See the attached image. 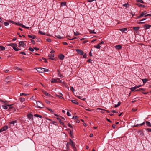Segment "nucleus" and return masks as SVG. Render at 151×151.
<instances>
[{
  "mask_svg": "<svg viewBox=\"0 0 151 151\" xmlns=\"http://www.w3.org/2000/svg\"><path fill=\"white\" fill-rule=\"evenodd\" d=\"M17 123V121L16 120L12 121L10 122V124L14 125L15 123Z\"/></svg>",
  "mask_w": 151,
  "mask_h": 151,
  "instance_id": "c85d7f7f",
  "label": "nucleus"
},
{
  "mask_svg": "<svg viewBox=\"0 0 151 151\" xmlns=\"http://www.w3.org/2000/svg\"><path fill=\"white\" fill-rule=\"evenodd\" d=\"M70 90L72 91L73 92V91L75 90V89L73 88V87H71Z\"/></svg>",
  "mask_w": 151,
  "mask_h": 151,
  "instance_id": "13d9d810",
  "label": "nucleus"
},
{
  "mask_svg": "<svg viewBox=\"0 0 151 151\" xmlns=\"http://www.w3.org/2000/svg\"><path fill=\"white\" fill-rule=\"evenodd\" d=\"M8 128V127L7 126H5L1 129V131H5Z\"/></svg>",
  "mask_w": 151,
  "mask_h": 151,
  "instance_id": "ddd939ff",
  "label": "nucleus"
},
{
  "mask_svg": "<svg viewBox=\"0 0 151 151\" xmlns=\"http://www.w3.org/2000/svg\"><path fill=\"white\" fill-rule=\"evenodd\" d=\"M97 109L98 110H103V111H106V110L104 109H101V108H98Z\"/></svg>",
  "mask_w": 151,
  "mask_h": 151,
  "instance_id": "5fc2aeb1",
  "label": "nucleus"
},
{
  "mask_svg": "<svg viewBox=\"0 0 151 151\" xmlns=\"http://www.w3.org/2000/svg\"><path fill=\"white\" fill-rule=\"evenodd\" d=\"M92 60L91 59H89L88 60L87 62L89 63H91V62Z\"/></svg>",
  "mask_w": 151,
  "mask_h": 151,
  "instance_id": "774afa93",
  "label": "nucleus"
},
{
  "mask_svg": "<svg viewBox=\"0 0 151 151\" xmlns=\"http://www.w3.org/2000/svg\"><path fill=\"white\" fill-rule=\"evenodd\" d=\"M142 81H143V83H145L146 82L148 81L147 79L145 78L142 79Z\"/></svg>",
  "mask_w": 151,
  "mask_h": 151,
  "instance_id": "5701e85b",
  "label": "nucleus"
},
{
  "mask_svg": "<svg viewBox=\"0 0 151 151\" xmlns=\"http://www.w3.org/2000/svg\"><path fill=\"white\" fill-rule=\"evenodd\" d=\"M25 100V99L24 98H20V101L21 102H23Z\"/></svg>",
  "mask_w": 151,
  "mask_h": 151,
  "instance_id": "393cba45",
  "label": "nucleus"
},
{
  "mask_svg": "<svg viewBox=\"0 0 151 151\" xmlns=\"http://www.w3.org/2000/svg\"><path fill=\"white\" fill-rule=\"evenodd\" d=\"M78 117L77 116H73L72 118V119H75L77 118H78Z\"/></svg>",
  "mask_w": 151,
  "mask_h": 151,
  "instance_id": "603ef678",
  "label": "nucleus"
},
{
  "mask_svg": "<svg viewBox=\"0 0 151 151\" xmlns=\"http://www.w3.org/2000/svg\"><path fill=\"white\" fill-rule=\"evenodd\" d=\"M147 130L149 132H151V129L150 128H147Z\"/></svg>",
  "mask_w": 151,
  "mask_h": 151,
  "instance_id": "052dcab7",
  "label": "nucleus"
},
{
  "mask_svg": "<svg viewBox=\"0 0 151 151\" xmlns=\"http://www.w3.org/2000/svg\"><path fill=\"white\" fill-rule=\"evenodd\" d=\"M39 33L41 35H45V33L44 32H42L40 30L39 31Z\"/></svg>",
  "mask_w": 151,
  "mask_h": 151,
  "instance_id": "c756f323",
  "label": "nucleus"
},
{
  "mask_svg": "<svg viewBox=\"0 0 151 151\" xmlns=\"http://www.w3.org/2000/svg\"><path fill=\"white\" fill-rule=\"evenodd\" d=\"M20 53L21 54H22V55H26V53L24 52H21Z\"/></svg>",
  "mask_w": 151,
  "mask_h": 151,
  "instance_id": "864d4df0",
  "label": "nucleus"
},
{
  "mask_svg": "<svg viewBox=\"0 0 151 151\" xmlns=\"http://www.w3.org/2000/svg\"><path fill=\"white\" fill-rule=\"evenodd\" d=\"M94 47L98 49H100V48L101 46H100V45H99V44L97 45L94 46Z\"/></svg>",
  "mask_w": 151,
  "mask_h": 151,
  "instance_id": "bb28decb",
  "label": "nucleus"
},
{
  "mask_svg": "<svg viewBox=\"0 0 151 151\" xmlns=\"http://www.w3.org/2000/svg\"><path fill=\"white\" fill-rule=\"evenodd\" d=\"M119 30L122 31V32H125L126 31H127V28H124L123 29H119Z\"/></svg>",
  "mask_w": 151,
  "mask_h": 151,
  "instance_id": "b1692460",
  "label": "nucleus"
},
{
  "mask_svg": "<svg viewBox=\"0 0 151 151\" xmlns=\"http://www.w3.org/2000/svg\"><path fill=\"white\" fill-rule=\"evenodd\" d=\"M55 37H57V38H58L59 39H61L62 38V37L60 36L59 35H55Z\"/></svg>",
  "mask_w": 151,
  "mask_h": 151,
  "instance_id": "a19ab883",
  "label": "nucleus"
},
{
  "mask_svg": "<svg viewBox=\"0 0 151 151\" xmlns=\"http://www.w3.org/2000/svg\"><path fill=\"white\" fill-rule=\"evenodd\" d=\"M29 50L33 52L34 50V48H32L31 47H30L29 48Z\"/></svg>",
  "mask_w": 151,
  "mask_h": 151,
  "instance_id": "a18cd8bd",
  "label": "nucleus"
},
{
  "mask_svg": "<svg viewBox=\"0 0 151 151\" xmlns=\"http://www.w3.org/2000/svg\"><path fill=\"white\" fill-rule=\"evenodd\" d=\"M34 116L37 117H39L40 118H41L42 117V116L37 114H35L34 115Z\"/></svg>",
  "mask_w": 151,
  "mask_h": 151,
  "instance_id": "cd10ccee",
  "label": "nucleus"
},
{
  "mask_svg": "<svg viewBox=\"0 0 151 151\" xmlns=\"http://www.w3.org/2000/svg\"><path fill=\"white\" fill-rule=\"evenodd\" d=\"M47 109L49 110L50 112H52V114L53 113V111L51 109H50L49 108H47Z\"/></svg>",
  "mask_w": 151,
  "mask_h": 151,
  "instance_id": "79ce46f5",
  "label": "nucleus"
},
{
  "mask_svg": "<svg viewBox=\"0 0 151 151\" xmlns=\"http://www.w3.org/2000/svg\"><path fill=\"white\" fill-rule=\"evenodd\" d=\"M28 36L30 38H31L32 39H35L36 37L35 35H28Z\"/></svg>",
  "mask_w": 151,
  "mask_h": 151,
  "instance_id": "2eb2a0df",
  "label": "nucleus"
},
{
  "mask_svg": "<svg viewBox=\"0 0 151 151\" xmlns=\"http://www.w3.org/2000/svg\"><path fill=\"white\" fill-rule=\"evenodd\" d=\"M45 102L47 104H50V101L48 100H46Z\"/></svg>",
  "mask_w": 151,
  "mask_h": 151,
  "instance_id": "e2e57ef3",
  "label": "nucleus"
},
{
  "mask_svg": "<svg viewBox=\"0 0 151 151\" xmlns=\"http://www.w3.org/2000/svg\"><path fill=\"white\" fill-rule=\"evenodd\" d=\"M139 29V27H133V29L135 31H137Z\"/></svg>",
  "mask_w": 151,
  "mask_h": 151,
  "instance_id": "412c9836",
  "label": "nucleus"
},
{
  "mask_svg": "<svg viewBox=\"0 0 151 151\" xmlns=\"http://www.w3.org/2000/svg\"><path fill=\"white\" fill-rule=\"evenodd\" d=\"M146 14V11H144L141 13L140 15L138 17V18L142 17L144 16L145 17V15H147Z\"/></svg>",
  "mask_w": 151,
  "mask_h": 151,
  "instance_id": "0eeeda50",
  "label": "nucleus"
},
{
  "mask_svg": "<svg viewBox=\"0 0 151 151\" xmlns=\"http://www.w3.org/2000/svg\"><path fill=\"white\" fill-rule=\"evenodd\" d=\"M47 41L48 42H50L51 41V40L50 38H48L47 39Z\"/></svg>",
  "mask_w": 151,
  "mask_h": 151,
  "instance_id": "8fccbe9b",
  "label": "nucleus"
},
{
  "mask_svg": "<svg viewBox=\"0 0 151 151\" xmlns=\"http://www.w3.org/2000/svg\"><path fill=\"white\" fill-rule=\"evenodd\" d=\"M78 98L79 99H81V100H85V98H82L80 96H77Z\"/></svg>",
  "mask_w": 151,
  "mask_h": 151,
  "instance_id": "58836bf2",
  "label": "nucleus"
},
{
  "mask_svg": "<svg viewBox=\"0 0 151 151\" xmlns=\"http://www.w3.org/2000/svg\"><path fill=\"white\" fill-rule=\"evenodd\" d=\"M141 85H138V86H135V87H136V88H138L140 87H141Z\"/></svg>",
  "mask_w": 151,
  "mask_h": 151,
  "instance_id": "338daca9",
  "label": "nucleus"
},
{
  "mask_svg": "<svg viewBox=\"0 0 151 151\" xmlns=\"http://www.w3.org/2000/svg\"><path fill=\"white\" fill-rule=\"evenodd\" d=\"M11 78L10 76H8L7 77L6 79H5L4 81L5 82L8 83L9 82L10 79Z\"/></svg>",
  "mask_w": 151,
  "mask_h": 151,
  "instance_id": "9b49d317",
  "label": "nucleus"
},
{
  "mask_svg": "<svg viewBox=\"0 0 151 151\" xmlns=\"http://www.w3.org/2000/svg\"><path fill=\"white\" fill-rule=\"evenodd\" d=\"M37 71L40 73H42L44 72L45 70V68H39L37 69Z\"/></svg>",
  "mask_w": 151,
  "mask_h": 151,
  "instance_id": "39448f33",
  "label": "nucleus"
},
{
  "mask_svg": "<svg viewBox=\"0 0 151 151\" xmlns=\"http://www.w3.org/2000/svg\"><path fill=\"white\" fill-rule=\"evenodd\" d=\"M76 50L78 54L81 55H83V54L84 52L83 51L81 50L77 49H76Z\"/></svg>",
  "mask_w": 151,
  "mask_h": 151,
  "instance_id": "423d86ee",
  "label": "nucleus"
},
{
  "mask_svg": "<svg viewBox=\"0 0 151 151\" xmlns=\"http://www.w3.org/2000/svg\"><path fill=\"white\" fill-rule=\"evenodd\" d=\"M19 47H20V46L23 47H24L25 44L24 43V42L23 41H21L19 42Z\"/></svg>",
  "mask_w": 151,
  "mask_h": 151,
  "instance_id": "6e6552de",
  "label": "nucleus"
},
{
  "mask_svg": "<svg viewBox=\"0 0 151 151\" xmlns=\"http://www.w3.org/2000/svg\"><path fill=\"white\" fill-rule=\"evenodd\" d=\"M27 117L28 119H29L30 120V119H33V115L31 114H29L27 115Z\"/></svg>",
  "mask_w": 151,
  "mask_h": 151,
  "instance_id": "4468645a",
  "label": "nucleus"
},
{
  "mask_svg": "<svg viewBox=\"0 0 151 151\" xmlns=\"http://www.w3.org/2000/svg\"><path fill=\"white\" fill-rule=\"evenodd\" d=\"M140 132V134L142 135H144V133H143V132L141 131H139Z\"/></svg>",
  "mask_w": 151,
  "mask_h": 151,
  "instance_id": "680f3d73",
  "label": "nucleus"
},
{
  "mask_svg": "<svg viewBox=\"0 0 151 151\" xmlns=\"http://www.w3.org/2000/svg\"><path fill=\"white\" fill-rule=\"evenodd\" d=\"M0 49L1 50H4L5 49V48L4 47L1 46H0Z\"/></svg>",
  "mask_w": 151,
  "mask_h": 151,
  "instance_id": "2f4dec72",
  "label": "nucleus"
},
{
  "mask_svg": "<svg viewBox=\"0 0 151 151\" xmlns=\"http://www.w3.org/2000/svg\"><path fill=\"white\" fill-rule=\"evenodd\" d=\"M4 25L5 26H7L9 24V23L7 22H4Z\"/></svg>",
  "mask_w": 151,
  "mask_h": 151,
  "instance_id": "09e8293b",
  "label": "nucleus"
},
{
  "mask_svg": "<svg viewBox=\"0 0 151 151\" xmlns=\"http://www.w3.org/2000/svg\"><path fill=\"white\" fill-rule=\"evenodd\" d=\"M89 32L90 34H96V33L94 30H91L89 31Z\"/></svg>",
  "mask_w": 151,
  "mask_h": 151,
  "instance_id": "f704fd0d",
  "label": "nucleus"
},
{
  "mask_svg": "<svg viewBox=\"0 0 151 151\" xmlns=\"http://www.w3.org/2000/svg\"><path fill=\"white\" fill-rule=\"evenodd\" d=\"M139 124H137L135 125H133V126H132V127H139Z\"/></svg>",
  "mask_w": 151,
  "mask_h": 151,
  "instance_id": "de8ad7c7",
  "label": "nucleus"
},
{
  "mask_svg": "<svg viewBox=\"0 0 151 151\" xmlns=\"http://www.w3.org/2000/svg\"><path fill=\"white\" fill-rule=\"evenodd\" d=\"M146 124L149 127H151V124L150 122L148 121L146 122Z\"/></svg>",
  "mask_w": 151,
  "mask_h": 151,
  "instance_id": "a878e982",
  "label": "nucleus"
},
{
  "mask_svg": "<svg viewBox=\"0 0 151 151\" xmlns=\"http://www.w3.org/2000/svg\"><path fill=\"white\" fill-rule=\"evenodd\" d=\"M57 119L59 121V122L62 125H64V123L61 122V120L60 118L57 117Z\"/></svg>",
  "mask_w": 151,
  "mask_h": 151,
  "instance_id": "aec40b11",
  "label": "nucleus"
},
{
  "mask_svg": "<svg viewBox=\"0 0 151 151\" xmlns=\"http://www.w3.org/2000/svg\"><path fill=\"white\" fill-rule=\"evenodd\" d=\"M115 47L116 49L119 50L122 48V46L120 45H118L116 46Z\"/></svg>",
  "mask_w": 151,
  "mask_h": 151,
  "instance_id": "dca6fc26",
  "label": "nucleus"
},
{
  "mask_svg": "<svg viewBox=\"0 0 151 151\" xmlns=\"http://www.w3.org/2000/svg\"><path fill=\"white\" fill-rule=\"evenodd\" d=\"M137 109H134V108H133L132 109V111H134V112L135 111H137Z\"/></svg>",
  "mask_w": 151,
  "mask_h": 151,
  "instance_id": "0e129e2a",
  "label": "nucleus"
},
{
  "mask_svg": "<svg viewBox=\"0 0 151 151\" xmlns=\"http://www.w3.org/2000/svg\"><path fill=\"white\" fill-rule=\"evenodd\" d=\"M123 6L126 8H127L129 6V4L128 3H127V4H123Z\"/></svg>",
  "mask_w": 151,
  "mask_h": 151,
  "instance_id": "7c9ffc66",
  "label": "nucleus"
},
{
  "mask_svg": "<svg viewBox=\"0 0 151 151\" xmlns=\"http://www.w3.org/2000/svg\"><path fill=\"white\" fill-rule=\"evenodd\" d=\"M74 34L75 36H77L80 35V33L77 31L76 32H74Z\"/></svg>",
  "mask_w": 151,
  "mask_h": 151,
  "instance_id": "c9c22d12",
  "label": "nucleus"
},
{
  "mask_svg": "<svg viewBox=\"0 0 151 151\" xmlns=\"http://www.w3.org/2000/svg\"><path fill=\"white\" fill-rule=\"evenodd\" d=\"M28 95V94H25V93H21L20 94V96H22L23 95H25V96H27Z\"/></svg>",
  "mask_w": 151,
  "mask_h": 151,
  "instance_id": "37998d69",
  "label": "nucleus"
},
{
  "mask_svg": "<svg viewBox=\"0 0 151 151\" xmlns=\"http://www.w3.org/2000/svg\"><path fill=\"white\" fill-rule=\"evenodd\" d=\"M48 56L49 58L50 59L52 60H54L53 58H52L54 56V54H49L48 55Z\"/></svg>",
  "mask_w": 151,
  "mask_h": 151,
  "instance_id": "f3484780",
  "label": "nucleus"
},
{
  "mask_svg": "<svg viewBox=\"0 0 151 151\" xmlns=\"http://www.w3.org/2000/svg\"><path fill=\"white\" fill-rule=\"evenodd\" d=\"M111 112L113 113H116V111L115 110H112L111 111Z\"/></svg>",
  "mask_w": 151,
  "mask_h": 151,
  "instance_id": "bf43d9fd",
  "label": "nucleus"
},
{
  "mask_svg": "<svg viewBox=\"0 0 151 151\" xmlns=\"http://www.w3.org/2000/svg\"><path fill=\"white\" fill-rule=\"evenodd\" d=\"M15 24L16 25H17L19 26H21V24L19 22H17L15 23Z\"/></svg>",
  "mask_w": 151,
  "mask_h": 151,
  "instance_id": "72a5a7b5",
  "label": "nucleus"
},
{
  "mask_svg": "<svg viewBox=\"0 0 151 151\" xmlns=\"http://www.w3.org/2000/svg\"><path fill=\"white\" fill-rule=\"evenodd\" d=\"M73 103L75 104L76 105H78L79 103L78 102H77L76 100H72L71 101Z\"/></svg>",
  "mask_w": 151,
  "mask_h": 151,
  "instance_id": "a211bd4d",
  "label": "nucleus"
},
{
  "mask_svg": "<svg viewBox=\"0 0 151 151\" xmlns=\"http://www.w3.org/2000/svg\"><path fill=\"white\" fill-rule=\"evenodd\" d=\"M145 124V122H144L140 124H139V125H140V126H142V125Z\"/></svg>",
  "mask_w": 151,
  "mask_h": 151,
  "instance_id": "4d7b16f0",
  "label": "nucleus"
},
{
  "mask_svg": "<svg viewBox=\"0 0 151 151\" xmlns=\"http://www.w3.org/2000/svg\"><path fill=\"white\" fill-rule=\"evenodd\" d=\"M0 101L2 102L3 103V104H4L8 106H10L12 105H9V104H7V102L6 101H4L1 99L0 100Z\"/></svg>",
  "mask_w": 151,
  "mask_h": 151,
  "instance_id": "9d476101",
  "label": "nucleus"
},
{
  "mask_svg": "<svg viewBox=\"0 0 151 151\" xmlns=\"http://www.w3.org/2000/svg\"><path fill=\"white\" fill-rule=\"evenodd\" d=\"M7 46H11L13 48V49L16 51H18V50H20V49H18L16 47L17 46V45L16 43H11L9 44H8L6 45Z\"/></svg>",
  "mask_w": 151,
  "mask_h": 151,
  "instance_id": "f257e3e1",
  "label": "nucleus"
},
{
  "mask_svg": "<svg viewBox=\"0 0 151 151\" xmlns=\"http://www.w3.org/2000/svg\"><path fill=\"white\" fill-rule=\"evenodd\" d=\"M145 90V89L144 88H139L138 89H137L136 90H135L134 91H144Z\"/></svg>",
  "mask_w": 151,
  "mask_h": 151,
  "instance_id": "6ab92c4d",
  "label": "nucleus"
},
{
  "mask_svg": "<svg viewBox=\"0 0 151 151\" xmlns=\"http://www.w3.org/2000/svg\"><path fill=\"white\" fill-rule=\"evenodd\" d=\"M136 89V87H132L130 88L131 90L132 91H134V90H135Z\"/></svg>",
  "mask_w": 151,
  "mask_h": 151,
  "instance_id": "e433bc0d",
  "label": "nucleus"
},
{
  "mask_svg": "<svg viewBox=\"0 0 151 151\" xmlns=\"http://www.w3.org/2000/svg\"><path fill=\"white\" fill-rule=\"evenodd\" d=\"M35 103L37 104V107L39 108H44V105L40 101H38L37 102L36 100H35Z\"/></svg>",
  "mask_w": 151,
  "mask_h": 151,
  "instance_id": "f03ea898",
  "label": "nucleus"
},
{
  "mask_svg": "<svg viewBox=\"0 0 151 151\" xmlns=\"http://www.w3.org/2000/svg\"><path fill=\"white\" fill-rule=\"evenodd\" d=\"M151 27V25L148 24H145L144 25V27L145 28V30H147Z\"/></svg>",
  "mask_w": 151,
  "mask_h": 151,
  "instance_id": "1a4fd4ad",
  "label": "nucleus"
},
{
  "mask_svg": "<svg viewBox=\"0 0 151 151\" xmlns=\"http://www.w3.org/2000/svg\"><path fill=\"white\" fill-rule=\"evenodd\" d=\"M15 69L16 70H18L19 71H22V69L21 68H18V67H15Z\"/></svg>",
  "mask_w": 151,
  "mask_h": 151,
  "instance_id": "473e14b6",
  "label": "nucleus"
},
{
  "mask_svg": "<svg viewBox=\"0 0 151 151\" xmlns=\"http://www.w3.org/2000/svg\"><path fill=\"white\" fill-rule=\"evenodd\" d=\"M64 56L62 54H60L58 55V58L60 60H62L64 58Z\"/></svg>",
  "mask_w": 151,
  "mask_h": 151,
  "instance_id": "f8f14e48",
  "label": "nucleus"
},
{
  "mask_svg": "<svg viewBox=\"0 0 151 151\" xmlns=\"http://www.w3.org/2000/svg\"><path fill=\"white\" fill-rule=\"evenodd\" d=\"M68 125L69 126V127L71 128H72L73 127L72 126V125L68 123Z\"/></svg>",
  "mask_w": 151,
  "mask_h": 151,
  "instance_id": "69168bd1",
  "label": "nucleus"
},
{
  "mask_svg": "<svg viewBox=\"0 0 151 151\" xmlns=\"http://www.w3.org/2000/svg\"><path fill=\"white\" fill-rule=\"evenodd\" d=\"M137 5L138 6H141L142 7H144L145 6L141 4H138Z\"/></svg>",
  "mask_w": 151,
  "mask_h": 151,
  "instance_id": "4c0bfd02",
  "label": "nucleus"
},
{
  "mask_svg": "<svg viewBox=\"0 0 151 151\" xmlns=\"http://www.w3.org/2000/svg\"><path fill=\"white\" fill-rule=\"evenodd\" d=\"M31 40V42L33 44H35V41L32 40Z\"/></svg>",
  "mask_w": 151,
  "mask_h": 151,
  "instance_id": "6e6d98bb",
  "label": "nucleus"
},
{
  "mask_svg": "<svg viewBox=\"0 0 151 151\" xmlns=\"http://www.w3.org/2000/svg\"><path fill=\"white\" fill-rule=\"evenodd\" d=\"M137 2H140V3H144V2L142 1V0H137Z\"/></svg>",
  "mask_w": 151,
  "mask_h": 151,
  "instance_id": "49530a36",
  "label": "nucleus"
},
{
  "mask_svg": "<svg viewBox=\"0 0 151 151\" xmlns=\"http://www.w3.org/2000/svg\"><path fill=\"white\" fill-rule=\"evenodd\" d=\"M2 107H3V109H7L8 108L6 106L2 105Z\"/></svg>",
  "mask_w": 151,
  "mask_h": 151,
  "instance_id": "c03bdc74",
  "label": "nucleus"
},
{
  "mask_svg": "<svg viewBox=\"0 0 151 151\" xmlns=\"http://www.w3.org/2000/svg\"><path fill=\"white\" fill-rule=\"evenodd\" d=\"M43 93L46 96H50V95L48 94L46 91H42Z\"/></svg>",
  "mask_w": 151,
  "mask_h": 151,
  "instance_id": "4be33fe9",
  "label": "nucleus"
},
{
  "mask_svg": "<svg viewBox=\"0 0 151 151\" xmlns=\"http://www.w3.org/2000/svg\"><path fill=\"white\" fill-rule=\"evenodd\" d=\"M51 82L52 83H61L62 81L60 80L59 78H57L55 79H52L51 80Z\"/></svg>",
  "mask_w": 151,
  "mask_h": 151,
  "instance_id": "7ed1b4c3",
  "label": "nucleus"
},
{
  "mask_svg": "<svg viewBox=\"0 0 151 151\" xmlns=\"http://www.w3.org/2000/svg\"><path fill=\"white\" fill-rule=\"evenodd\" d=\"M68 144H70L71 146L74 149L76 150V148L75 147L74 142L70 139V142L67 143L66 146L67 147Z\"/></svg>",
  "mask_w": 151,
  "mask_h": 151,
  "instance_id": "20e7f679",
  "label": "nucleus"
},
{
  "mask_svg": "<svg viewBox=\"0 0 151 151\" xmlns=\"http://www.w3.org/2000/svg\"><path fill=\"white\" fill-rule=\"evenodd\" d=\"M67 115L69 116H71V115L70 114V113L69 111H68L67 113Z\"/></svg>",
  "mask_w": 151,
  "mask_h": 151,
  "instance_id": "3c124183",
  "label": "nucleus"
},
{
  "mask_svg": "<svg viewBox=\"0 0 151 151\" xmlns=\"http://www.w3.org/2000/svg\"><path fill=\"white\" fill-rule=\"evenodd\" d=\"M66 5V3L65 2H62L61 3V5L62 6H65Z\"/></svg>",
  "mask_w": 151,
  "mask_h": 151,
  "instance_id": "ea45409f",
  "label": "nucleus"
}]
</instances>
